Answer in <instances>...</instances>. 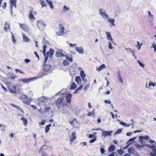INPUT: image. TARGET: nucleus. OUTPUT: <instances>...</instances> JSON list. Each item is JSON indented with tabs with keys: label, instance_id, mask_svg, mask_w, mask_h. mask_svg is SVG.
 <instances>
[{
	"label": "nucleus",
	"instance_id": "obj_1",
	"mask_svg": "<svg viewBox=\"0 0 156 156\" xmlns=\"http://www.w3.org/2000/svg\"><path fill=\"white\" fill-rule=\"evenodd\" d=\"M64 26L61 24H59L58 25V31L56 32V34L58 36L62 35L64 34Z\"/></svg>",
	"mask_w": 156,
	"mask_h": 156
},
{
	"label": "nucleus",
	"instance_id": "obj_2",
	"mask_svg": "<svg viewBox=\"0 0 156 156\" xmlns=\"http://www.w3.org/2000/svg\"><path fill=\"white\" fill-rule=\"evenodd\" d=\"M37 25L38 28L40 30H44L46 27V24L43 21L40 20L38 21Z\"/></svg>",
	"mask_w": 156,
	"mask_h": 156
},
{
	"label": "nucleus",
	"instance_id": "obj_3",
	"mask_svg": "<svg viewBox=\"0 0 156 156\" xmlns=\"http://www.w3.org/2000/svg\"><path fill=\"white\" fill-rule=\"evenodd\" d=\"M100 15L104 19H107L109 16L107 13L106 11L104 9H100L99 10Z\"/></svg>",
	"mask_w": 156,
	"mask_h": 156
},
{
	"label": "nucleus",
	"instance_id": "obj_4",
	"mask_svg": "<svg viewBox=\"0 0 156 156\" xmlns=\"http://www.w3.org/2000/svg\"><path fill=\"white\" fill-rule=\"evenodd\" d=\"M64 99L62 98H58L56 102V105L58 107V109H59L64 105L63 101Z\"/></svg>",
	"mask_w": 156,
	"mask_h": 156
},
{
	"label": "nucleus",
	"instance_id": "obj_5",
	"mask_svg": "<svg viewBox=\"0 0 156 156\" xmlns=\"http://www.w3.org/2000/svg\"><path fill=\"white\" fill-rule=\"evenodd\" d=\"M51 66L50 65H45L43 68L44 72L43 73L45 75H47L50 73L49 69Z\"/></svg>",
	"mask_w": 156,
	"mask_h": 156
},
{
	"label": "nucleus",
	"instance_id": "obj_6",
	"mask_svg": "<svg viewBox=\"0 0 156 156\" xmlns=\"http://www.w3.org/2000/svg\"><path fill=\"white\" fill-rule=\"evenodd\" d=\"M36 80V77H34L30 78H25L22 80V81L23 83H28L30 82L33 81L34 79Z\"/></svg>",
	"mask_w": 156,
	"mask_h": 156
},
{
	"label": "nucleus",
	"instance_id": "obj_7",
	"mask_svg": "<svg viewBox=\"0 0 156 156\" xmlns=\"http://www.w3.org/2000/svg\"><path fill=\"white\" fill-rule=\"evenodd\" d=\"M20 27L23 29L25 31L27 32H28L29 29L28 26L25 23L21 24L19 23Z\"/></svg>",
	"mask_w": 156,
	"mask_h": 156
},
{
	"label": "nucleus",
	"instance_id": "obj_8",
	"mask_svg": "<svg viewBox=\"0 0 156 156\" xmlns=\"http://www.w3.org/2000/svg\"><path fill=\"white\" fill-rule=\"evenodd\" d=\"M106 19L107 20V21L110 24V26L111 27H112L115 26V20L114 19L108 17Z\"/></svg>",
	"mask_w": 156,
	"mask_h": 156
},
{
	"label": "nucleus",
	"instance_id": "obj_9",
	"mask_svg": "<svg viewBox=\"0 0 156 156\" xmlns=\"http://www.w3.org/2000/svg\"><path fill=\"white\" fill-rule=\"evenodd\" d=\"M69 122L72 126L75 127H78L80 126L79 123L76 121L75 119Z\"/></svg>",
	"mask_w": 156,
	"mask_h": 156
},
{
	"label": "nucleus",
	"instance_id": "obj_10",
	"mask_svg": "<svg viewBox=\"0 0 156 156\" xmlns=\"http://www.w3.org/2000/svg\"><path fill=\"white\" fill-rule=\"evenodd\" d=\"M101 130L102 131V136H104V137H105L107 136H111V134L113 132L112 131H104L103 130Z\"/></svg>",
	"mask_w": 156,
	"mask_h": 156
},
{
	"label": "nucleus",
	"instance_id": "obj_11",
	"mask_svg": "<svg viewBox=\"0 0 156 156\" xmlns=\"http://www.w3.org/2000/svg\"><path fill=\"white\" fill-rule=\"evenodd\" d=\"M10 25V23L8 21H6L5 23L4 24V30L5 31L7 32L8 31V30H9Z\"/></svg>",
	"mask_w": 156,
	"mask_h": 156
},
{
	"label": "nucleus",
	"instance_id": "obj_12",
	"mask_svg": "<svg viewBox=\"0 0 156 156\" xmlns=\"http://www.w3.org/2000/svg\"><path fill=\"white\" fill-rule=\"evenodd\" d=\"M80 75L83 81L85 82V83H86L87 82V80L86 79H84V77H86V74H84V71L81 70L80 71Z\"/></svg>",
	"mask_w": 156,
	"mask_h": 156
},
{
	"label": "nucleus",
	"instance_id": "obj_13",
	"mask_svg": "<svg viewBox=\"0 0 156 156\" xmlns=\"http://www.w3.org/2000/svg\"><path fill=\"white\" fill-rule=\"evenodd\" d=\"M16 1L17 0H9L10 9L13 8V6H15V8H16Z\"/></svg>",
	"mask_w": 156,
	"mask_h": 156
},
{
	"label": "nucleus",
	"instance_id": "obj_14",
	"mask_svg": "<svg viewBox=\"0 0 156 156\" xmlns=\"http://www.w3.org/2000/svg\"><path fill=\"white\" fill-rule=\"evenodd\" d=\"M75 50L79 54H83L84 51L82 47H76Z\"/></svg>",
	"mask_w": 156,
	"mask_h": 156
},
{
	"label": "nucleus",
	"instance_id": "obj_15",
	"mask_svg": "<svg viewBox=\"0 0 156 156\" xmlns=\"http://www.w3.org/2000/svg\"><path fill=\"white\" fill-rule=\"evenodd\" d=\"M106 36L107 37L108 39L111 41H113V39L112 38V36L111 35V33L110 32H105Z\"/></svg>",
	"mask_w": 156,
	"mask_h": 156
},
{
	"label": "nucleus",
	"instance_id": "obj_16",
	"mask_svg": "<svg viewBox=\"0 0 156 156\" xmlns=\"http://www.w3.org/2000/svg\"><path fill=\"white\" fill-rule=\"evenodd\" d=\"M23 98V102L24 104L29 105V102L28 101V98H27V96H26V95L23 96L22 97V98Z\"/></svg>",
	"mask_w": 156,
	"mask_h": 156
},
{
	"label": "nucleus",
	"instance_id": "obj_17",
	"mask_svg": "<svg viewBox=\"0 0 156 156\" xmlns=\"http://www.w3.org/2000/svg\"><path fill=\"white\" fill-rule=\"evenodd\" d=\"M76 133L75 132L72 133V134L70 136L69 140L71 141V143L73 142L74 140L76 139V136H75Z\"/></svg>",
	"mask_w": 156,
	"mask_h": 156
},
{
	"label": "nucleus",
	"instance_id": "obj_18",
	"mask_svg": "<svg viewBox=\"0 0 156 156\" xmlns=\"http://www.w3.org/2000/svg\"><path fill=\"white\" fill-rule=\"evenodd\" d=\"M9 90L12 92L15 93L16 92V87L12 85L8 87Z\"/></svg>",
	"mask_w": 156,
	"mask_h": 156
},
{
	"label": "nucleus",
	"instance_id": "obj_19",
	"mask_svg": "<svg viewBox=\"0 0 156 156\" xmlns=\"http://www.w3.org/2000/svg\"><path fill=\"white\" fill-rule=\"evenodd\" d=\"M72 97V94H68L66 97V101L67 103H69L71 100V98Z\"/></svg>",
	"mask_w": 156,
	"mask_h": 156
},
{
	"label": "nucleus",
	"instance_id": "obj_20",
	"mask_svg": "<svg viewBox=\"0 0 156 156\" xmlns=\"http://www.w3.org/2000/svg\"><path fill=\"white\" fill-rule=\"evenodd\" d=\"M48 99L44 97H41L38 98V101L40 102H43L47 100Z\"/></svg>",
	"mask_w": 156,
	"mask_h": 156
},
{
	"label": "nucleus",
	"instance_id": "obj_21",
	"mask_svg": "<svg viewBox=\"0 0 156 156\" xmlns=\"http://www.w3.org/2000/svg\"><path fill=\"white\" fill-rule=\"evenodd\" d=\"M75 80L78 84H80L81 82V78L79 76H77L75 77Z\"/></svg>",
	"mask_w": 156,
	"mask_h": 156
},
{
	"label": "nucleus",
	"instance_id": "obj_22",
	"mask_svg": "<svg viewBox=\"0 0 156 156\" xmlns=\"http://www.w3.org/2000/svg\"><path fill=\"white\" fill-rule=\"evenodd\" d=\"M106 68V66L104 64H102L99 67H97V70L98 71H101L102 69Z\"/></svg>",
	"mask_w": 156,
	"mask_h": 156
},
{
	"label": "nucleus",
	"instance_id": "obj_23",
	"mask_svg": "<svg viewBox=\"0 0 156 156\" xmlns=\"http://www.w3.org/2000/svg\"><path fill=\"white\" fill-rule=\"evenodd\" d=\"M128 152L130 154H134L135 152L134 148L133 147H131L128 150Z\"/></svg>",
	"mask_w": 156,
	"mask_h": 156
},
{
	"label": "nucleus",
	"instance_id": "obj_24",
	"mask_svg": "<svg viewBox=\"0 0 156 156\" xmlns=\"http://www.w3.org/2000/svg\"><path fill=\"white\" fill-rule=\"evenodd\" d=\"M22 36L23 37V41L24 42H27L29 40V39L27 36L25 35L23 33Z\"/></svg>",
	"mask_w": 156,
	"mask_h": 156
},
{
	"label": "nucleus",
	"instance_id": "obj_25",
	"mask_svg": "<svg viewBox=\"0 0 156 156\" xmlns=\"http://www.w3.org/2000/svg\"><path fill=\"white\" fill-rule=\"evenodd\" d=\"M43 54L45 56L44 62L45 63L48 60V57L49 56V52L48 51L46 54H45V53H43Z\"/></svg>",
	"mask_w": 156,
	"mask_h": 156
},
{
	"label": "nucleus",
	"instance_id": "obj_26",
	"mask_svg": "<svg viewBox=\"0 0 156 156\" xmlns=\"http://www.w3.org/2000/svg\"><path fill=\"white\" fill-rule=\"evenodd\" d=\"M21 120L23 121V124L25 126H26L27 123V119H25L24 118V116L23 115V116L21 117Z\"/></svg>",
	"mask_w": 156,
	"mask_h": 156
},
{
	"label": "nucleus",
	"instance_id": "obj_27",
	"mask_svg": "<svg viewBox=\"0 0 156 156\" xmlns=\"http://www.w3.org/2000/svg\"><path fill=\"white\" fill-rule=\"evenodd\" d=\"M29 17L31 21H33L35 20L34 17L33 13H29Z\"/></svg>",
	"mask_w": 156,
	"mask_h": 156
},
{
	"label": "nucleus",
	"instance_id": "obj_28",
	"mask_svg": "<svg viewBox=\"0 0 156 156\" xmlns=\"http://www.w3.org/2000/svg\"><path fill=\"white\" fill-rule=\"evenodd\" d=\"M148 17L150 19V20H152L153 21V15L151 13V12L150 11L148 12Z\"/></svg>",
	"mask_w": 156,
	"mask_h": 156
},
{
	"label": "nucleus",
	"instance_id": "obj_29",
	"mask_svg": "<svg viewBox=\"0 0 156 156\" xmlns=\"http://www.w3.org/2000/svg\"><path fill=\"white\" fill-rule=\"evenodd\" d=\"M69 10V8L67 7L66 5H64L63 8L62 12L63 13H65L67 11Z\"/></svg>",
	"mask_w": 156,
	"mask_h": 156
},
{
	"label": "nucleus",
	"instance_id": "obj_30",
	"mask_svg": "<svg viewBox=\"0 0 156 156\" xmlns=\"http://www.w3.org/2000/svg\"><path fill=\"white\" fill-rule=\"evenodd\" d=\"M49 56L50 57H51L53 55L54 53V50L51 48H50L49 49Z\"/></svg>",
	"mask_w": 156,
	"mask_h": 156
},
{
	"label": "nucleus",
	"instance_id": "obj_31",
	"mask_svg": "<svg viewBox=\"0 0 156 156\" xmlns=\"http://www.w3.org/2000/svg\"><path fill=\"white\" fill-rule=\"evenodd\" d=\"M115 148V146L113 145H112L108 148V150L110 152H112L114 150Z\"/></svg>",
	"mask_w": 156,
	"mask_h": 156
},
{
	"label": "nucleus",
	"instance_id": "obj_32",
	"mask_svg": "<svg viewBox=\"0 0 156 156\" xmlns=\"http://www.w3.org/2000/svg\"><path fill=\"white\" fill-rule=\"evenodd\" d=\"M66 58L68 59L70 62L72 61L73 59L71 56V55L70 54H67L66 56Z\"/></svg>",
	"mask_w": 156,
	"mask_h": 156
},
{
	"label": "nucleus",
	"instance_id": "obj_33",
	"mask_svg": "<svg viewBox=\"0 0 156 156\" xmlns=\"http://www.w3.org/2000/svg\"><path fill=\"white\" fill-rule=\"evenodd\" d=\"M52 111L50 107H46L44 109V112H49L52 113Z\"/></svg>",
	"mask_w": 156,
	"mask_h": 156
},
{
	"label": "nucleus",
	"instance_id": "obj_34",
	"mask_svg": "<svg viewBox=\"0 0 156 156\" xmlns=\"http://www.w3.org/2000/svg\"><path fill=\"white\" fill-rule=\"evenodd\" d=\"M125 49L127 51H128V50H129L130 52L132 54V55H133V56L134 57L135 56V55L134 54V51H133L130 48H126Z\"/></svg>",
	"mask_w": 156,
	"mask_h": 156
},
{
	"label": "nucleus",
	"instance_id": "obj_35",
	"mask_svg": "<svg viewBox=\"0 0 156 156\" xmlns=\"http://www.w3.org/2000/svg\"><path fill=\"white\" fill-rule=\"evenodd\" d=\"M139 142L141 144H143L145 143L144 141V140L143 136H140L139 137Z\"/></svg>",
	"mask_w": 156,
	"mask_h": 156
},
{
	"label": "nucleus",
	"instance_id": "obj_36",
	"mask_svg": "<svg viewBox=\"0 0 156 156\" xmlns=\"http://www.w3.org/2000/svg\"><path fill=\"white\" fill-rule=\"evenodd\" d=\"M55 55L57 57L64 56V55L63 54L58 51H56V52Z\"/></svg>",
	"mask_w": 156,
	"mask_h": 156
},
{
	"label": "nucleus",
	"instance_id": "obj_37",
	"mask_svg": "<svg viewBox=\"0 0 156 156\" xmlns=\"http://www.w3.org/2000/svg\"><path fill=\"white\" fill-rule=\"evenodd\" d=\"M39 0L42 8H43L46 5V4L44 1H42V0Z\"/></svg>",
	"mask_w": 156,
	"mask_h": 156
},
{
	"label": "nucleus",
	"instance_id": "obj_38",
	"mask_svg": "<svg viewBox=\"0 0 156 156\" xmlns=\"http://www.w3.org/2000/svg\"><path fill=\"white\" fill-rule=\"evenodd\" d=\"M120 123L121 125H122L126 127H128L129 126H130L131 125V124H129L127 125L126 123L123 122H120Z\"/></svg>",
	"mask_w": 156,
	"mask_h": 156
},
{
	"label": "nucleus",
	"instance_id": "obj_39",
	"mask_svg": "<svg viewBox=\"0 0 156 156\" xmlns=\"http://www.w3.org/2000/svg\"><path fill=\"white\" fill-rule=\"evenodd\" d=\"M146 146L148 147L150 149L154 148L156 147V143H155V144H153L152 145H150L149 144H146Z\"/></svg>",
	"mask_w": 156,
	"mask_h": 156
},
{
	"label": "nucleus",
	"instance_id": "obj_40",
	"mask_svg": "<svg viewBox=\"0 0 156 156\" xmlns=\"http://www.w3.org/2000/svg\"><path fill=\"white\" fill-rule=\"evenodd\" d=\"M76 87V85L73 82L71 84L70 89H72V90H74L75 89Z\"/></svg>",
	"mask_w": 156,
	"mask_h": 156
},
{
	"label": "nucleus",
	"instance_id": "obj_41",
	"mask_svg": "<svg viewBox=\"0 0 156 156\" xmlns=\"http://www.w3.org/2000/svg\"><path fill=\"white\" fill-rule=\"evenodd\" d=\"M51 125L49 124L48 125L46 126L45 129V132L47 133L49 130V127L51 126Z\"/></svg>",
	"mask_w": 156,
	"mask_h": 156
},
{
	"label": "nucleus",
	"instance_id": "obj_42",
	"mask_svg": "<svg viewBox=\"0 0 156 156\" xmlns=\"http://www.w3.org/2000/svg\"><path fill=\"white\" fill-rule=\"evenodd\" d=\"M69 63V61L67 60H65L63 62V64L65 66H68Z\"/></svg>",
	"mask_w": 156,
	"mask_h": 156
},
{
	"label": "nucleus",
	"instance_id": "obj_43",
	"mask_svg": "<svg viewBox=\"0 0 156 156\" xmlns=\"http://www.w3.org/2000/svg\"><path fill=\"white\" fill-rule=\"evenodd\" d=\"M151 48H153L154 51L156 52V43L155 42L153 43L152 44Z\"/></svg>",
	"mask_w": 156,
	"mask_h": 156
},
{
	"label": "nucleus",
	"instance_id": "obj_44",
	"mask_svg": "<svg viewBox=\"0 0 156 156\" xmlns=\"http://www.w3.org/2000/svg\"><path fill=\"white\" fill-rule=\"evenodd\" d=\"M94 110L92 112H90L88 113V115L89 116H94Z\"/></svg>",
	"mask_w": 156,
	"mask_h": 156
},
{
	"label": "nucleus",
	"instance_id": "obj_45",
	"mask_svg": "<svg viewBox=\"0 0 156 156\" xmlns=\"http://www.w3.org/2000/svg\"><path fill=\"white\" fill-rule=\"evenodd\" d=\"M117 151L119 155H122L123 154V151L122 149L118 150Z\"/></svg>",
	"mask_w": 156,
	"mask_h": 156
},
{
	"label": "nucleus",
	"instance_id": "obj_46",
	"mask_svg": "<svg viewBox=\"0 0 156 156\" xmlns=\"http://www.w3.org/2000/svg\"><path fill=\"white\" fill-rule=\"evenodd\" d=\"M135 146L138 150H141V148L140 145H139L138 144H136L135 145Z\"/></svg>",
	"mask_w": 156,
	"mask_h": 156
},
{
	"label": "nucleus",
	"instance_id": "obj_47",
	"mask_svg": "<svg viewBox=\"0 0 156 156\" xmlns=\"http://www.w3.org/2000/svg\"><path fill=\"white\" fill-rule=\"evenodd\" d=\"M90 85L89 84H87L86 86L84 87V90L86 91H87V90L88 88L90 87Z\"/></svg>",
	"mask_w": 156,
	"mask_h": 156
},
{
	"label": "nucleus",
	"instance_id": "obj_48",
	"mask_svg": "<svg viewBox=\"0 0 156 156\" xmlns=\"http://www.w3.org/2000/svg\"><path fill=\"white\" fill-rule=\"evenodd\" d=\"M122 131V129H119L117 130L116 132L115 133L114 135H116L120 133Z\"/></svg>",
	"mask_w": 156,
	"mask_h": 156
},
{
	"label": "nucleus",
	"instance_id": "obj_49",
	"mask_svg": "<svg viewBox=\"0 0 156 156\" xmlns=\"http://www.w3.org/2000/svg\"><path fill=\"white\" fill-rule=\"evenodd\" d=\"M137 61L139 63L140 66H141L143 68H144V67L145 66V65L140 62L139 61L137 60Z\"/></svg>",
	"mask_w": 156,
	"mask_h": 156
},
{
	"label": "nucleus",
	"instance_id": "obj_50",
	"mask_svg": "<svg viewBox=\"0 0 156 156\" xmlns=\"http://www.w3.org/2000/svg\"><path fill=\"white\" fill-rule=\"evenodd\" d=\"M136 136L133 137V138H130L127 142V144H128L129 142L130 141H134L135 139H136Z\"/></svg>",
	"mask_w": 156,
	"mask_h": 156
},
{
	"label": "nucleus",
	"instance_id": "obj_51",
	"mask_svg": "<svg viewBox=\"0 0 156 156\" xmlns=\"http://www.w3.org/2000/svg\"><path fill=\"white\" fill-rule=\"evenodd\" d=\"M97 140V137L96 136H95L94 138L91 140H90V143H92L93 142H94V141H95Z\"/></svg>",
	"mask_w": 156,
	"mask_h": 156
},
{
	"label": "nucleus",
	"instance_id": "obj_52",
	"mask_svg": "<svg viewBox=\"0 0 156 156\" xmlns=\"http://www.w3.org/2000/svg\"><path fill=\"white\" fill-rule=\"evenodd\" d=\"M45 122V120L44 119H42L41 122H39V124L40 125H44Z\"/></svg>",
	"mask_w": 156,
	"mask_h": 156
},
{
	"label": "nucleus",
	"instance_id": "obj_53",
	"mask_svg": "<svg viewBox=\"0 0 156 156\" xmlns=\"http://www.w3.org/2000/svg\"><path fill=\"white\" fill-rule=\"evenodd\" d=\"M108 43L109 44V45H108L109 48L110 49H112L113 48L112 44V43L110 42H108Z\"/></svg>",
	"mask_w": 156,
	"mask_h": 156
},
{
	"label": "nucleus",
	"instance_id": "obj_54",
	"mask_svg": "<svg viewBox=\"0 0 156 156\" xmlns=\"http://www.w3.org/2000/svg\"><path fill=\"white\" fill-rule=\"evenodd\" d=\"M4 128L5 126L2 124H0V129H1L2 131H3L4 130Z\"/></svg>",
	"mask_w": 156,
	"mask_h": 156
},
{
	"label": "nucleus",
	"instance_id": "obj_55",
	"mask_svg": "<svg viewBox=\"0 0 156 156\" xmlns=\"http://www.w3.org/2000/svg\"><path fill=\"white\" fill-rule=\"evenodd\" d=\"M118 79H119V82L121 83H122L123 82V81L122 80V77H121V76L120 75L119 76Z\"/></svg>",
	"mask_w": 156,
	"mask_h": 156
},
{
	"label": "nucleus",
	"instance_id": "obj_56",
	"mask_svg": "<svg viewBox=\"0 0 156 156\" xmlns=\"http://www.w3.org/2000/svg\"><path fill=\"white\" fill-rule=\"evenodd\" d=\"M104 102L105 104H110L111 103V101L110 100H105Z\"/></svg>",
	"mask_w": 156,
	"mask_h": 156
},
{
	"label": "nucleus",
	"instance_id": "obj_57",
	"mask_svg": "<svg viewBox=\"0 0 156 156\" xmlns=\"http://www.w3.org/2000/svg\"><path fill=\"white\" fill-rule=\"evenodd\" d=\"M48 4L49 5L50 8H51V9H53V3L52 2L48 3Z\"/></svg>",
	"mask_w": 156,
	"mask_h": 156
},
{
	"label": "nucleus",
	"instance_id": "obj_58",
	"mask_svg": "<svg viewBox=\"0 0 156 156\" xmlns=\"http://www.w3.org/2000/svg\"><path fill=\"white\" fill-rule=\"evenodd\" d=\"M150 84L151 85V86H152L153 87H154L155 86L156 83L155 82H150Z\"/></svg>",
	"mask_w": 156,
	"mask_h": 156
},
{
	"label": "nucleus",
	"instance_id": "obj_59",
	"mask_svg": "<svg viewBox=\"0 0 156 156\" xmlns=\"http://www.w3.org/2000/svg\"><path fill=\"white\" fill-rule=\"evenodd\" d=\"M44 146H46V145H42L41 147V148L40 149L39 152V153H41L42 152V150L43 149V147Z\"/></svg>",
	"mask_w": 156,
	"mask_h": 156
},
{
	"label": "nucleus",
	"instance_id": "obj_60",
	"mask_svg": "<svg viewBox=\"0 0 156 156\" xmlns=\"http://www.w3.org/2000/svg\"><path fill=\"white\" fill-rule=\"evenodd\" d=\"M69 44L70 46L71 47H74V46H75L77 45V44H71L70 43H69Z\"/></svg>",
	"mask_w": 156,
	"mask_h": 156
},
{
	"label": "nucleus",
	"instance_id": "obj_61",
	"mask_svg": "<svg viewBox=\"0 0 156 156\" xmlns=\"http://www.w3.org/2000/svg\"><path fill=\"white\" fill-rule=\"evenodd\" d=\"M46 46L45 45H44L43 46V53H44L46 52Z\"/></svg>",
	"mask_w": 156,
	"mask_h": 156
},
{
	"label": "nucleus",
	"instance_id": "obj_62",
	"mask_svg": "<svg viewBox=\"0 0 156 156\" xmlns=\"http://www.w3.org/2000/svg\"><path fill=\"white\" fill-rule=\"evenodd\" d=\"M143 138L144 139H145V140H147L149 139L150 137L147 135H146L144 136H143Z\"/></svg>",
	"mask_w": 156,
	"mask_h": 156
},
{
	"label": "nucleus",
	"instance_id": "obj_63",
	"mask_svg": "<svg viewBox=\"0 0 156 156\" xmlns=\"http://www.w3.org/2000/svg\"><path fill=\"white\" fill-rule=\"evenodd\" d=\"M100 151L101 152L102 154H103L105 152V150L103 148H100Z\"/></svg>",
	"mask_w": 156,
	"mask_h": 156
},
{
	"label": "nucleus",
	"instance_id": "obj_64",
	"mask_svg": "<svg viewBox=\"0 0 156 156\" xmlns=\"http://www.w3.org/2000/svg\"><path fill=\"white\" fill-rule=\"evenodd\" d=\"M12 41L13 43H15L16 42V40L14 39V37L13 36V34H12Z\"/></svg>",
	"mask_w": 156,
	"mask_h": 156
}]
</instances>
